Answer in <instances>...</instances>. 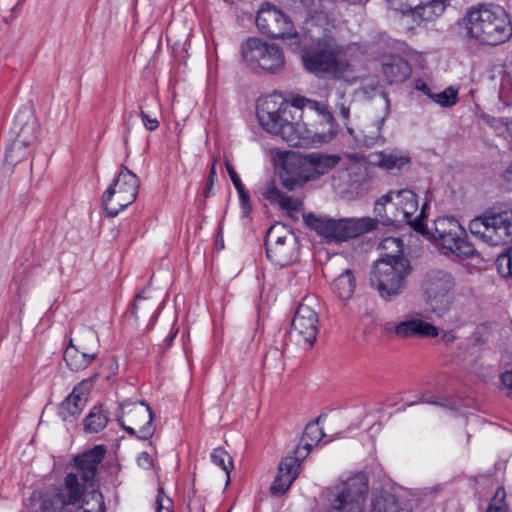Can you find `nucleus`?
I'll return each mask as SVG.
<instances>
[{
  "label": "nucleus",
  "instance_id": "obj_40",
  "mask_svg": "<svg viewBox=\"0 0 512 512\" xmlns=\"http://www.w3.org/2000/svg\"><path fill=\"white\" fill-rule=\"evenodd\" d=\"M293 481V476H287L283 472L278 471V474L270 487V491L273 495L280 496L289 489Z\"/></svg>",
  "mask_w": 512,
  "mask_h": 512
},
{
  "label": "nucleus",
  "instance_id": "obj_20",
  "mask_svg": "<svg viewBox=\"0 0 512 512\" xmlns=\"http://www.w3.org/2000/svg\"><path fill=\"white\" fill-rule=\"evenodd\" d=\"M92 387L93 382L90 378L81 381L73 388L59 407V415L63 420L71 421L82 413Z\"/></svg>",
  "mask_w": 512,
  "mask_h": 512
},
{
  "label": "nucleus",
  "instance_id": "obj_8",
  "mask_svg": "<svg viewBox=\"0 0 512 512\" xmlns=\"http://www.w3.org/2000/svg\"><path fill=\"white\" fill-rule=\"evenodd\" d=\"M432 235L445 254L451 253L461 259L473 258L478 254L473 244L467 240L465 229L453 217L438 218Z\"/></svg>",
  "mask_w": 512,
  "mask_h": 512
},
{
  "label": "nucleus",
  "instance_id": "obj_60",
  "mask_svg": "<svg viewBox=\"0 0 512 512\" xmlns=\"http://www.w3.org/2000/svg\"><path fill=\"white\" fill-rule=\"evenodd\" d=\"M416 403H429V404H438V402L434 399H424V398H421L418 402H412L409 404V406H412ZM439 405H442L441 403H439Z\"/></svg>",
  "mask_w": 512,
  "mask_h": 512
},
{
  "label": "nucleus",
  "instance_id": "obj_17",
  "mask_svg": "<svg viewBox=\"0 0 512 512\" xmlns=\"http://www.w3.org/2000/svg\"><path fill=\"white\" fill-rule=\"evenodd\" d=\"M256 25L262 34L273 38L293 37L289 18L275 5L265 2L256 16Z\"/></svg>",
  "mask_w": 512,
  "mask_h": 512
},
{
  "label": "nucleus",
  "instance_id": "obj_51",
  "mask_svg": "<svg viewBox=\"0 0 512 512\" xmlns=\"http://www.w3.org/2000/svg\"><path fill=\"white\" fill-rule=\"evenodd\" d=\"M502 388L506 390L508 396L512 395V371H506L501 375Z\"/></svg>",
  "mask_w": 512,
  "mask_h": 512
},
{
  "label": "nucleus",
  "instance_id": "obj_21",
  "mask_svg": "<svg viewBox=\"0 0 512 512\" xmlns=\"http://www.w3.org/2000/svg\"><path fill=\"white\" fill-rule=\"evenodd\" d=\"M106 453L103 445H96L90 450L74 458V463L78 469L83 482L92 485L98 473L99 465L101 464Z\"/></svg>",
  "mask_w": 512,
  "mask_h": 512
},
{
  "label": "nucleus",
  "instance_id": "obj_7",
  "mask_svg": "<svg viewBox=\"0 0 512 512\" xmlns=\"http://www.w3.org/2000/svg\"><path fill=\"white\" fill-rule=\"evenodd\" d=\"M139 186L137 175L122 164L118 176L102 195V207L106 216L114 218L134 203Z\"/></svg>",
  "mask_w": 512,
  "mask_h": 512
},
{
  "label": "nucleus",
  "instance_id": "obj_56",
  "mask_svg": "<svg viewBox=\"0 0 512 512\" xmlns=\"http://www.w3.org/2000/svg\"><path fill=\"white\" fill-rule=\"evenodd\" d=\"M188 509L189 512H200L202 510V507L196 497L189 498Z\"/></svg>",
  "mask_w": 512,
  "mask_h": 512
},
{
  "label": "nucleus",
  "instance_id": "obj_59",
  "mask_svg": "<svg viewBox=\"0 0 512 512\" xmlns=\"http://www.w3.org/2000/svg\"><path fill=\"white\" fill-rule=\"evenodd\" d=\"M486 512H506L505 508L503 506H493L489 505Z\"/></svg>",
  "mask_w": 512,
  "mask_h": 512
},
{
  "label": "nucleus",
  "instance_id": "obj_33",
  "mask_svg": "<svg viewBox=\"0 0 512 512\" xmlns=\"http://www.w3.org/2000/svg\"><path fill=\"white\" fill-rule=\"evenodd\" d=\"M108 423V415L102 406H95L85 418V429L97 433L104 429Z\"/></svg>",
  "mask_w": 512,
  "mask_h": 512
},
{
  "label": "nucleus",
  "instance_id": "obj_52",
  "mask_svg": "<svg viewBox=\"0 0 512 512\" xmlns=\"http://www.w3.org/2000/svg\"><path fill=\"white\" fill-rule=\"evenodd\" d=\"M304 183L305 182H300L297 177L292 175H287L286 177L282 178V185L290 191L297 186L303 185Z\"/></svg>",
  "mask_w": 512,
  "mask_h": 512
},
{
  "label": "nucleus",
  "instance_id": "obj_57",
  "mask_svg": "<svg viewBox=\"0 0 512 512\" xmlns=\"http://www.w3.org/2000/svg\"><path fill=\"white\" fill-rule=\"evenodd\" d=\"M502 177L506 182L512 183V163L505 169Z\"/></svg>",
  "mask_w": 512,
  "mask_h": 512
},
{
  "label": "nucleus",
  "instance_id": "obj_53",
  "mask_svg": "<svg viewBox=\"0 0 512 512\" xmlns=\"http://www.w3.org/2000/svg\"><path fill=\"white\" fill-rule=\"evenodd\" d=\"M137 463L144 469H150L153 467V459L147 452H142L137 457Z\"/></svg>",
  "mask_w": 512,
  "mask_h": 512
},
{
  "label": "nucleus",
  "instance_id": "obj_49",
  "mask_svg": "<svg viewBox=\"0 0 512 512\" xmlns=\"http://www.w3.org/2000/svg\"><path fill=\"white\" fill-rule=\"evenodd\" d=\"M145 128L149 131H155L159 127V121L155 117H150L145 111L139 113Z\"/></svg>",
  "mask_w": 512,
  "mask_h": 512
},
{
  "label": "nucleus",
  "instance_id": "obj_15",
  "mask_svg": "<svg viewBox=\"0 0 512 512\" xmlns=\"http://www.w3.org/2000/svg\"><path fill=\"white\" fill-rule=\"evenodd\" d=\"M318 306L314 296L305 297L299 304L292 321V335L298 338L299 343L302 341L308 347L314 344L319 331Z\"/></svg>",
  "mask_w": 512,
  "mask_h": 512
},
{
  "label": "nucleus",
  "instance_id": "obj_4",
  "mask_svg": "<svg viewBox=\"0 0 512 512\" xmlns=\"http://www.w3.org/2000/svg\"><path fill=\"white\" fill-rule=\"evenodd\" d=\"M303 218L306 225L327 243H342L375 228L371 218L333 219L313 214H306Z\"/></svg>",
  "mask_w": 512,
  "mask_h": 512
},
{
  "label": "nucleus",
  "instance_id": "obj_13",
  "mask_svg": "<svg viewBox=\"0 0 512 512\" xmlns=\"http://www.w3.org/2000/svg\"><path fill=\"white\" fill-rule=\"evenodd\" d=\"M118 421L124 430L139 439L147 440L154 434L153 414L143 401H125L120 405Z\"/></svg>",
  "mask_w": 512,
  "mask_h": 512
},
{
  "label": "nucleus",
  "instance_id": "obj_50",
  "mask_svg": "<svg viewBox=\"0 0 512 512\" xmlns=\"http://www.w3.org/2000/svg\"><path fill=\"white\" fill-rule=\"evenodd\" d=\"M225 165H226L227 172L230 176V179H231L235 189L241 190V188H243L244 185L242 184L241 179L239 178L237 172L235 171L233 166L231 164H229L228 162H226Z\"/></svg>",
  "mask_w": 512,
  "mask_h": 512
},
{
  "label": "nucleus",
  "instance_id": "obj_5",
  "mask_svg": "<svg viewBox=\"0 0 512 512\" xmlns=\"http://www.w3.org/2000/svg\"><path fill=\"white\" fill-rule=\"evenodd\" d=\"M411 273L409 260L375 261L370 273V286L381 299L393 301L404 293Z\"/></svg>",
  "mask_w": 512,
  "mask_h": 512
},
{
  "label": "nucleus",
  "instance_id": "obj_3",
  "mask_svg": "<svg viewBox=\"0 0 512 512\" xmlns=\"http://www.w3.org/2000/svg\"><path fill=\"white\" fill-rule=\"evenodd\" d=\"M368 482L356 474L323 491L325 512H364Z\"/></svg>",
  "mask_w": 512,
  "mask_h": 512
},
{
  "label": "nucleus",
  "instance_id": "obj_31",
  "mask_svg": "<svg viewBox=\"0 0 512 512\" xmlns=\"http://www.w3.org/2000/svg\"><path fill=\"white\" fill-rule=\"evenodd\" d=\"M381 258L377 261L407 260L403 257V241L397 237H387L380 242Z\"/></svg>",
  "mask_w": 512,
  "mask_h": 512
},
{
  "label": "nucleus",
  "instance_id": "obj_32",
  "mask_svg": "<svg viewBox=\"0 0 512 512\" xmlns=\"http://www.w3.org/2000/svg\"><path fill=\"white\" fill-rule=\"evenodd\" d=\"M411 159L408 155H397L393 153L380 152L374 155L373 163L388 171L402 169L405 165L410 164Z\"/></svg>",
  "mask_w": 512,
  "mask_h": 512
},
{
  "label": "nucleus",
  "instance_id": "obj_58",
  "mask_svg": "<svg viewBox=\"0 0 512 512\" xmlns=\"http://www.w3.org/2000/svg\"><path fill=\"white\" fill-rule=\"evenodd\" d=\"M177 335V330H171L170 333L168 334V336L165 338V344L167 347H169L171 345V343L173 342V340L175 339Z\"/></svg>",
  "mask_w": 512,
  "mask_h": 512
},
{
  "label": "nucleus",
  "instance_id": "obj_22",
  "mask_svg": "<svg viewBox=\"0 0 512 512\" xmlns=\"http://www.w3.org/2000/svg\"><path fill=\"white\" fill-rule=\"evenodd\" d=\"M262 195L270 204L278 205L280 209L285 210L289 215L300 211L302 208L301 200L284 195L273 181H269L264 185Z\"/></svg>",
  "mask_w": 512,
  "mask_h": 512
},
{
  "label": "nucleus",
  "instance_id": "obj_24",
  "mask_svg": "<svg viewBox=\"0 0 512 512\" xmlns=\"http://www.w3.org/2000/svg\"><path fill=\"white\" fill-rule=\"evenodd\" d=\"M370 512H412V509L404 499L383 492L372 500Z\"/></svg>",
  "mask_w": 512,
  "mask_h": 512
},
{
  "label": "nucleus",
  "instance_id": "obj_61",
  "mask_svg": "<svg viewBox=\"0 0 512 512\" xmlns=\"http://www.w3.org/2000/svg\"><path fill=\"white\" fill-rule=\"evenodd\" d=\"M393 4H396V1H393ZM397 4H399L400 6H404V3H403V2H397ZM393 9H394L395 11H398V10H399V11H401V12L403 13V11H402V10H404V11H407V10H408V11H409L411 8H409V9H408V8H406V7H405V8H403V7H393Z\"/></svg>",
  "mask_w": 512,
  "mask_h": 512
},
{
  "label": "nucleus",
  "instance_id": "obj_26",
  "mask_svg": "<svg viewBox=\"0 0 512 512\" xmlns=\"http://www.w3.org/2000/svg\"><path fill=\"white\" fill-rule=\"evenodd\" d=\"M340 162V157L334 154H324L320 152H314L308 154V163H310L311 175L307 178L315 180L320 176L328 173Z\"/></svg>",
  "mask_w": 512,
  "mask_h": 512
},
{
  "label": "nucleus",
  "instance_id": "obj_34",
  "mask_svg": "<svg viewBox=\"0 0 512 512\" xmlns=\"http://www.w3.org/2000/svg\"><path fill=\"white\" fill-rule=\"evenodd\" d=\"M81 502L78 512H105L104 499L98 490L87 493Z\"/></svg>",
  "mask_w": 512,
  "mask_h": 512
},
{
  "label": "nucleus",
  "instance_id": "obj_55",
  "mask_svg": "<svg viewBox=\"0 0 512 512\" xmlns=\"http://www.w3.org/2000/svg\"><path fill=\"white\" fill-rule=\"evenodd\" d=\"M415 89L423 92L427 97L431 99V95L434 94L431 88L422 80H417L415 83Z\"/></svg>",
  "mask_w": 512,
  "mask_h": 512
},
{
  "label": "nucleus",
  "instance_id": "obj_54",
  "mask_svg": "<svg viewBox=\"0 0 512 512\" xmlns=\"http://www.w3.org/2000/svg\"><path fill=\"white\" fill-rule=\"evenodd\" d=\"M216 179V170H215V163L212 164L208 179L206 181L205 189H204V196L208 197L210 190L214 184V181Z\"/></svg>",
  "mask_w": 512,
  "mask_h": 512
},
{
  "label": "nucleus",
  "instance_id": "obj_16",
  "mask_svg": "<svg viewBox=\"0 0 512 512\" xmlns=\"http://www.w3.org/2000/svg\"><path fill=\"white\" fill-rule=\"evenodd\" d=\"M85 495V486L80 483L78 474L68 473L54 496L41 497L39 512H68L66 506L77 504Z\"/></svg>",
  "mask_w": 512,
  "mask_h": 512
},
{
  "label": "nucleus",
  "instance_id": "obj_23",
  "mask_svg": "<svg viewBox=\"0 0 512 512\" xmlns=\"http://www.w3.org/2000/svg\"><path fill=\"white\" fill-rule=\"evenodd\" d=\"M282 165L287 175L297 177L300 182L311 181V178H307L311 175L308 154L302 156L295 152H288L283 158Z\"/></svg>",
  "mask_w": 512,
  "mask_h": 512
},
{
  "label": "nucleus",
  "instance_id": "obj_46",
  "mask_svg": "<svg viewBox=\"0 0 512 512\" xmlns=\"http://www.w3.org/2000/svg\"><path fill=\"white\" fill-rule=\"evenodd\" d=\"M17 8L18 4L11 5V2H0V16L5 23H9Z\"/></svg>",
  "mask_w": 512,
  "mask_h": 512
},
{
  "label": "nucleus",
  "instance_id": "obj_11",
  "mask_svg": "<svg viewBox=\"0 0 512 512\" xmlns=\"http://www.w3.org/2000/svg\"><path fill=\"white\" fill-rule=\"evenodd\" d=\"M243 60L269 73L280 72L285 64L283 50L275 43L258 37H250L241 45Z\"/></svg>",
  "mask_w": 512,
  "mask_h": 512
},
{
  "label": "nucleus",
  "instance_id": "obj_2",
  "mask_svg": "<svg viewBox=\"0 0 512 512\" xmlns=\"http://www.w3.org/2000/svg\"><path fill=\"white\" fill-rule=\"evenodd\" d=\"M451 32L467 45L496 46L511 38L512 22L502 7L478 3L451 26Z\"/></svg>",
  "mask_w": 512,
  "mask_h": 512
},
{
  "label": "nucleus",
  "instance_id": "obj_10",
  "mask_svg": "<svg viewBox=\"0 0 512 512\" xmlns=\"http://www.w3.org/2000/svg\"><path fill=\"white\" fill-rule=\"evenodd\" d=\"M38 123L30 111H21L15 116L11 129L14 139L7 148L5 161L15 166L29 155V147L37 139Z\"/></svg>",
  "mask_w": 512,
  "mask_h": 512
},
{
  "label": "nucleus",
  "instance_id": "obj_1",
  "mask_svg": "<svg viewBox=\"0 0 512 512\" xmlns=\"http://www.w3.org/2000/svg\"><path fill=\"white\" fill-rule=\"evenodd\" d=\"M304 109L316 111L330 124L334 120L325 103L304 97L295 99L292 104L282 102L278 108L273 101L265 100L258 106L257 116L266 131L280 136L290 146H306L331 141L335 133L313 132L301 121Z\"/></svg>",
  "mask_w": 512,
  "mask_h": 512
},
{
  "label": "nucleus",
  "instance_id": "obj_39",
  "mask_svg": "<svg viewBox=\"0 0 512 512\" xmlns=\"http://www.w3.org/2000/svg\"><path fill=\"white\" fill-rule=\"evenodd\" d=\"M305 458L301 457L300 453H295L294 450L293 455H288L281 461L278 471L283 472L287 476H293L295 480L298 476L300 464Z\"/></svg>",
  "mask_w": 512,
  "mask_h": 512
},
{
  "label": "nucleus",
  "instance_id": "obj_12",
  "mask_svg": "<svg viewBox=\"0 0 512 512\" xmlns=\"http://www.w3.org/2000/svg\"><path fill=\"white\" fill-rule=\"evenodd\" d=\"M342 47L332 38L318 40L302 56L305 68L317 76L335 74L339 68Z\"/></svg>",
  "mask_w": 512,
  "mask_h": 512
},
{
  "label": "nucleus",
  "instance_id": "obj_37",
  "mask_svg": "<svg viewBox=\"0 0 512 512\" xmlns=\"http://www.w3.org/2000/svg\"><path fill=\"white\" fill-rule=\"evenodd\" d=\"M458 93L457 88L449 86L443 91L431 95V100L441 107L450 108L457 104L459 100Z\"/></svg>",
  "mask_w": 512,
  "mask_h": 512
},
{
  "label": "nucleus",
  "instance_id": "obj_9",
  "mask_svg": "<svg viewBox=\"0 0 512 512\" xmlns=\"http://www.w3.org/2000/svg\"><path fill=\"white\" fill-rule=\"evenodd\" d=\"M455 278L445 270L432 269L422 281L421 290L427 303L438 316H444L451 308L454 296Z\"/></svg>",
  "mask_w": 512,
  "mask_h": 512
},
{
  "label": "nucleus",
  "instance_id": "obj_48",
  "mask_svg": "<svg viewBox=\"0 0 512 512\" xmlns=\"http://www.w3.org/2000/svg\"><path fill=\"white\" fill-rule=\"evenodd\" d=\"M237 192H238L239 199H240L242 213H243L244 216H248V214L251 211L250 196L245 191L244 187L241 188V190H237Z\"/></svg>",
  "mask_w": 512,
  "mask_h": 512
},
{
  "label": "nucleus",
  "instance_id": "obj_35",
  "mask_svg": "<svg viewBox=\"0 0 512 512\" xmlns=\"http://www.w3.org/2000/svg\"><path fill=\"white\" fill-rule=\"evenodd\" d=\"M445 7V2H421L419 5L413 9H410L409 11H402L403 15L410 13L413 17L418 16L421 19L428 20L430 15H425L426 11L429 13H435L436 11L442 13L445 10Z\"/></svg>",
  "mask_w": 512,
  "mask_h": 512
},
{
  "label": "nucleus",
  "instance_id": "obj_41",
  "mask_svg": "<svg viewBox=\"0 0 512 512\" xmlns=\"http://www.w3.org/2000/svg\"><path fill=\"white\" fill-rule=\"evenodd\" d=\"M499 98L505 106H512V73L503 77L499 91Z\"/></svg>",
  "mask_w": 512,
  "mask_h": 512
},
{
  "label": "nucleus",
  "instance_id": "obj_45",
  "mask_svg": "<svg viewBox=\"0 0 512 512\" xmlns=\"http://www.w3.org/2000/svg\"><path fill=\"white\" fill-rule=\"evenodd\" d=\"M147 300H148V298L142 296L141 294H138L136 296L135 302L133 303V305L131 307V313L135 316V318L138 317L137 314H138V311L140 309H144V310H147V311L151 310L153 305L150 304V303H147Z\"/></svg>",
  "mask_w": 512,
  "mask_h": 512
},
{
  "label": "nucleus",
  "instance_id": "obj_27",
  "mask_svg": "<svg viewBox=\"0 0 512 512\" xmlns=\"http://www.w3.org/2000/svg\"><path fill=\"white\" fill-rule=\"evenodd\" d=\"M332 290L344 302L349 301L356 290V277L352 269L345 268L332 282Z\"/></svg>",
  "mask_w": 512,
  "mask_h": 512
},
{
  "label": "nucleus",
  "instance_id": "obj_36",
  "mask_svg": "<svg viewBox=\"0 0 512 512\" xmlns=\"http://www.w3.org/2000/svg\"><path fill=\"white\" fill-rule=\"evenodd\" d=\"M210 458L213 464L225 471L227 476L226 483L228 484L230 482V473L233 469L232 457L223 448L218 447L212 451Z\"/></svg>",
  "mask_w": 512,
  "mask_h": 512
},
{
  "label": "nucleus",
  "instance_id": "obj_19",
  "mask_svg": "<svg viewBox=\"0 0 512 512\" xmlns=\"http://www.w3.org/2000/svg\"><path fill=\"white\" fill-rule=\"evenodd\" d=\"M385 329L388 332H394L395 336L400 339L435 338L439 335V329L435 325L412 315L407 316L404 321L399 323L388 322Z\"/></svg>",
  "mask_w": 512,
  "mask_h": 512
},
{
  "label": "nucleus",
  "instance_id": "obj_42",
  "mask_svg": "<svg viewBox=\"0 0 512 512\" xmlns=\"http://www.w3.org/2000/svg\"><path fill=\"white\" fill-rule=\"evenodd\" d=\"M496 263L500 274L512 277V248L507 253L501 254Z\"/></svg>",
  "mask_w": 512,
  "mask_h": 512
},
{
  "label": "nucleus",
  "instance_id": "obj_38",
  "mask_svg": "<svg viewBox=\"0 0 512 512\" xmlns=\"http://www.w3.org/2000/svg\"><path fill=\"white\" fill-rule=\"evenodd\" d=\"M305 458L301 457L300 453H295L294 450L293 455H288L281 461L278 471L283 472L287 476H293L295 480L298 476L300 464Z\"/></svg>",
  "mask_w": 512,
  "mask_h": 512
},
{
  "label": "nucleus",
  "instance_id": "obj_62",
  "mask_svg": "<svg viewBox=\"0 0 512 512\" xmlns=\"http://www.w3.org/2000/svg\"><path fill=\"white\" fill-rule=\"evenodd\" d=\"M86 337H87L88 339H90V340L94 341V342L96 341V335H95V333H94L93 331H91V330H88V331L86 332Z\"/></svg>",
  "mask_w": 512,
  "mask_h": 512
},
{
  "label": "nucleus",
  "instance_id": "obj_18",
  "mask_svg": "<svg viewBox=\"0 0 512 512\" xmlns=\"http://www.w3.org/2000/svg\"><path fill=\"white\" fill-rule=\"evenodd\" d=\"M394 206L397 209L395 221L404 222L417 232H425L424 217L426 205H423L421 210H419L417 195L412 190H398Z\"/></svg>",
  "mask_w": 512,
  "mask_h": 512
},
{
  "label": "nucleus",
  "instance_id": "obj_30",
  "mask_svg": "<svg viewBox=\"0 0 512 512\" xmlns=\"http://www.w3.org/2000/svg\"><path fill=\"white\" fill-rule=\"evenodd\" d=\"M361 167L354 164L343 170H339L333 176V186L342 192L351 190L354 184L359 182Z\"/></svg>",
  "mask_w": 512,
  "mask_h": 512
},
{
  "label": "nucleus",
  "instance_id": "obj_14",
  "mask_svg": "<svg viewBox=\"0 0 512 512\" xmlns=\"http://www.w3.org/2000/svg\"><path fill=\"white\" fill-rule=\"evenodd\" d=\"M266 255L276 265L287 266L298 257V242L296 237L284 226L275 225L267 233Z\"/></svg>",
  "mask_w": 512,
  "mask_h": 512
},
{
  "label": "nucleus",
  "instance_id": "obj_6",
  "mask_svg": "<svg viewBox=\"0 0 512 512\" xmlns=\"http://www.w3.org/2000/svg\"><path fill=\"white\" fill-rule=\"evenodd\" d=\"M469 230L492 246L507 244L512 240V210L487 211L470 221Z\"/></svg>",
  "mask_w": 512,
  "mask_h": 512
},
{
  "label": "nucleus",
  "instance_id": "obj_63",
  "mask_svg": "<svg viewBox=\"0 0 512 512\" xmlns=\"http://www.w3.org/2000/svg\"><path fill=\"white\" fill-rule=\"evenodd\" d=\"M135 115H136V112H135V111H131V112H129V114H128V116H127V117H128V119H131V118H133Z\"/></svg>",
  "mask_w": 512,
  "mask_h": 512
},
{
  "label": "nucleus",
  "instance_id": "obj_44",
  "mask_svg": "<svg viewBox=\"0 0 512 512\" xmlns=\"http://www.w3.org/2000/svg\"><path fill=\"white\" fill-rule=\"evenodd\" d=\"M340 101L337 102L336 108L338 110L339 116L344 121V124L347 125L349 117H350V104L351 101L346 99L344 94H340L339 96Z\"/></svg>",
  "mask_w": 512,
  "mask_h": 512
},
{
  "label": "nucleus",
  "instance_id": "obj_43",
  "mask_svg": "<svg viewBox=\"0 0 512 512\" xmlns=\"http://www.w3.org/2000/svg\"><path fill=\"white\" fill-rule=\"evenodd\" d=\"M172 507V500L164 494L162 488H159L156 498V512H173Z\"/></svg>",
  "mask_w": 512,
  "mask_h": 512
},
{
  "label": "nucleus",
  "instance_id": "obj_28",
  "mask_svg": "<svg viewBox=\"0 0 512 512\" xmlns=\"http://www.w3.org/2000/svg\"><path fill=\"white\" fill-rule=\"evenodd\" d=\"M318 420L306 425L301 440L295 448V453H300L301 457H307L311 449L325 436L322 428L319 427Z\"/></svg>",
  "mask_w": 512,
  "mask_h": 512
},
{
  "label": "nucleus",
  "instance_id": "obj_47",
  "mask_svg": "<svg viewBox=\"0 0 512 512\" xmlns=\"http://www.w3.org/2000/svg\"><path fill=\"white\" fill-rule=\"evenodd\" d=\"M396 193L397 191H389L376 201L375 211H377L379 215H381V208L386 204L392 203L394 205V202L396 201Z\"/></svg>",
  "mask_w": 512,
  "mask_h": 512
},
{
  "label": "nucleus",
  "instance_id": "obj_29",
  "mask_svg": "<svg viewBox=\"0 0 512 512\" xmlns=\"http://www.w3.org/2000/svg\"><path fill=\"white\" fill-rule=\"evenodd\" d=\"M382 71L389 83H399L410 75L409 64L399 56L391 57L382 64Z\"/></svg>",
  "mask_w": 512,
  "mask_h": 512
},
{
  "label": "nucleus",
  "instance_id": "obj_25",
  "mask_svg": "<svg viewBox=\"0 0 512 512\" xmlns=\"http://www.w3.org/2000/svg\"><path fill=\"white\" fill-rule=\"evenodd\" d=\"M88 350L87 347H83V351H80L70 340L63 356L66 365L73 371L87 368L97 357V352H88Z\"/></svg>",
  "mask_w": 512,
  "mask_h": 512
}]
</instances>
